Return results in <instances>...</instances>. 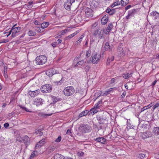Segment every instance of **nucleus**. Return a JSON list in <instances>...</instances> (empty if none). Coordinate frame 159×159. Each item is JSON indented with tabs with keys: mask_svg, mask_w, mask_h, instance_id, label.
Instances as JSON below:
<instances>
[{
	"mask_svg": "<svg viewBox=\"0 0 159 159\" xmlns=\"http://www.w3.org/2000/svg\"><path fill=\"white\" fill-rule=\"evenodd\" d=\"M47 61V58L45 56L41 55L36 58L35 61L37 65H41L45 63Z\"/></svg>",
	"mask_w": 159,
	"mask_h": 159,
	"instance_id": "nucleus-1",
	"label": "nucleus"
},
{
	"mask_svg": "<svg viewBox=\"0 0 159 159\" xmlns=\"http://www.w3.org/2000/svg\"><path fill=\"white\" fill-rule=\"evenodd\" d=\"M75 92V89L72 86H68L66 87L63 91L64 94L67 96L72 95Z\"/></svg>",
	"mask_w": 159,
	"mask_h": 159,
	"instance_id": "nucleus-2",
	"label": "nucleus"
},
{
	"mask_svg": "<svg viewBox=\"0 0 159 159\" xmlns=\"http://www.w3.org/2000/svg\"><path fill=\"white\" fill-rule=\"evenodd\" d=\"M81 131L83 133H89L91 130V127L87 125L82 124L80 126Z\"/></svg>",
	"mask_w": 159,
	"mask_h": 159,
	"instance_id": "nucleus-3",
	"label": "nucleus"
},
{
	"mask_svg": "<svg viewBox=\"0 0 159 159\" xmlns=\"http://www.w3.org/2000/svg\"><path fill=\"white\" fill-rule=\"evenodd\" d=\"M40 89L43 93H47L50 92L52 90V88L49 84H46L43 85Z\"/></svg>",
	"mask_w": 159,
	"mask_h": 159,
	"instance_id": "nucleus-4",
	"label": "nucleus"
},
{
	"mask_svg": "<svg viewBox=\"0 0 159 159\" xmlns=\"http://www.w3.org/2000/svg\"><path fill=\"white\" fill-rule=\"evenodd\" d=\"M16 25V24L14 25L11 30L12 31L11 36L13 38L16 37L18 34V33L20 32L21 29L20 27H15Z\"/></svg>",
	"mask_w": 159,
	"mask_h": 159,
	"instance_id": "nucleus-5",
	"label": "nucleus"
},
{
	"mask_svg": "<svg viewBox=\"0 0 159 159\" xmlns=\"http://www.w3.org/2000/svg\"><path fill=\"white\" fill-rule=\"evenodd\" d=\"M75 2V0H67L64 4V8L67 10H70V6L72 4Z\"/></svg>",
	"mask_w": 159,
	"mask_h": 159,
	"instance_id": "nucleus-6",
	"label": "nucleus"
},
{
	"mask_svg": "<svg viewBox=\"0 0 159 159\" xmlns=\"http://www.w3.org/2000/svg\"><path fill=\"white\" fill-rule=\"evenodd\" d=\"M101 56L99 54L95 53L92 57V62L93 64H97L100 59Z\"/></svg>",
	"mask_w": 159,
	"mask_h": 159,
	"instance_id": "nucleus-7",
	"label": "nucleus"
},
{
	"mask_svg": "<svg viewBox=\"0 0 159 159\" xmlns=\"http://www.w3.org/2000/svg\"><path fill=\"white\" fill-rule=\"evenodd\" d=\"M40 93V90L39 89L35 91L29 90L28 92L29 95L31 97L34 98L37 96Z\"/></svg>",
	"mask_w": 159,
	"mask_h": 159,
	"instance_id": "nucleus-8",
	"label": "nucleus"
},
{
	"mask_svg": "<svg viewBox=\"0 0 159 159\" xmlns=\"http://www.w3.org/2000/svg\"><path fill=\"white\" fill-rule=\"evenodd\" d=\"M44 102L43 100L41 98H36L34 100L33 104L37 107H38L40 105H42Z\"/></svg>",
	"mask_w": 159,
	"mask_h": 159,
	"instance_id": "nucleus-9",
	"label": "nucleus"
},
{
	"mask_svg": "<svg viewBox=\"0 0 159 159\" xmlns=\"http://www.w3.org/2000/svg\"><path fill=\"white\" fill-rule=\"evenodd\" d=\"M98 23L95 22L93 23L92 26V29L93 30V33L94 32V34H96L98 32V30H99L100 27L98 26Z\"/></svg>",
	"mask_w": 159,
	"mask_h": 159,
	"instance_id": "nucleus-10",
	"label": "nucleus"
},
{
	"mask_svg": "<svg viewBox=\"0 0 159 159\" xmlns=\"http://www.w3.org/2000/svg\"><path fill=\"white\" fill-rule=\"evenodd\" d=\"M85 16L87 17H91L93 16V11L90 8H87L85 10Z\"/></svg>",
	"mask_w": 159,
	"mask_h": 159,
	"instance_id": "nucleus-11",
	"label": "nucleus"
},
{
	"mask_svg": "<svg viewBox=\"0 0 159 159\" xmlns=\"http://www.w3.org/2000/svg\"><path fill=\"white\" fill-rule=\"evenodd\" d=\"M104 31H102V30H98V32L96 34H94V32L93 33V35L95 37L96 36L98 35V38L99 39H102L103 38H104L103 36Z\"/></svg>",
	"mask_w": 159,
	"mask_h": 159,
	"instance_id": "nucleus-12",
	"label": "nucleus"
},
{
	"mask_svg": "<svg viewBox=\"0 0 159 159\" xmlns=\"http://www.w3.org/2000/svg\"><path fill=\"white\" fill-rule=\"evenodd\" d=\"M149 16L154 20L159 19V13L156 11H153L150 14Z\"/></svg>",
	"mask_w": 159,
	"mask_h": 159,
	"instance_id": "nucleus-13",
	"label": "nucleus"
},
{
	"mask_svg": "<svg viewBox=\"0 0 159 159\" xmlns=\"http://www.w3.org/2000/svg\"><path fill=\"white\" fill-rule=\"evenodd\" d=\"M152 134L151 132L150 131H147L144 132L142 134V137L143 139H146L152 137Z\"/></svg>",
	"mask_w": 159,
	"mask_h": 159,
	"instance_id": "nucleus-14",
	"label": "nucleus"
},
{
	"mask_svg": "<svg viewBox=\"0 0 159 159\" xmlns=\"http://www.w3.org/2000/svg\"><path fill=\"white\" fill-rule=\"evenodd\" d=\"M94 140L98 142H99L103 144H105L107 143V139L103 137H98L96 138Z\"/></svg>",
	"mask_w": 159,
	"mask_h": 159,
	"instance_id": "nucleus-15",
	"label": "nucleus"
},
{
	"mask_svg": "<svg viewBox=\"0 0 159 159\" xmlns=\"http://www.w3.org/2000/svg\"><path fill=\"white\" fill-rule=\"evenodd\" d=\"M152 133L155 135H159V127H154L152 130Z\"/></svg>",
	"mask_w": 159,
	"mask_h": 159,
	"instance_id": "nucleus-16",
	"label": "nucleus"
},
{
	"mask_svg": "<svg viewBox=\"0 0 159 159\" xmlns=\"http://www.w3.org/2000/svg\"><path fill=\"white\" fill-rule=\"evenodd\" d=\"M24 143L27 145H29L30 143L29 138L27 136H25L23 139Z\"/></svg>",
	"mask_w": 159,
	"mask_h": 159,
	"instance_id": "nucleus-17",
	"label": "nucleus"
},
{
	"mask_svg": "<svg viewBox=\"0 0 159 159\" xmlns=\"http://www.w3.org/2000/svg\"><path fill=\"white\" fill-rule=\"evenodd\" d=\"M53 70H54L53 68H51L48 70L46 71V74L49 77L52 76L54 75Z\"/></svg>",
	"mask_w": 159,
	"mask_h": 159,
	"instance_id": "nucleus-18",
	"label": "nucleus"
},
{
	"mask_svg": "<svg viewBox=\"0 0 159 159\" xmlns=\"http://www.w3.org/2000/svg\"><path fill=\"white\" fill-rule=\"evenodd\" d=\"M108 18L106 16H104L102 19L101 23L102 25H105L108 21Z\"/></svg>",
	"mask_w": 159,
	"mask_h": 159,
	"instance_id": "nucleus-19",
	"label": "nucleus"
},
{
	"mask_svg": "<svg viewBox=\"0 0 159 159\" xmlns=\"http://www.w3.org/2000/svg\"><path fill=\"white\" fill-rule=\"evenodd\" d=\"M65 157L63 155L59 154H56L54 157V159H64Z\"/></svg>",
	"mask_w": 159,
	"mask_h": 159,
	"instance_id": "nucleus-20",
	"label": "nucleus"
},
{
	"mask_svg": "<svg viewBox=\"0 0 159 159\" xmlns=\"http://www.w3.org/2000/svg\"><path fill=\"white\" fill-rule=\"evenodd\" d=\"M85 63L84 60L79 61L75 66V67H80L83 65Z\"/></svg>",
	"mask_w": 159,
	"mask_h": 159,
	"instance_id": "nucleus-21",
	"label": "nucleus"
},
{
	"mask_svg": "<svg viewBox=\"0 0 159 159\" xmlns=\"http://www.w3.org/2000/svg\"><path fill=\"white\" fill-rule=\"evenodd\" d=\"M98 2L96 1L95 0H93L92 2L91 3L90 6L93 7H96L98 5Z\"/></svg>",
	"mask_w": 159,
	"mask_h": 159,
	"instance_id": "nucleus-22",
	"label": "nucleus"
},
{
	"mask_svg": "<svg viewBox=\"0 0 159 159\" xmlns=\"http://www.w3.org/2000/svg\"><path fill=\"white\" fill-rule=\"evenodd\" d=\"M83 18L81 14H79L77 17L75 19V21L78 22H81L83 20Z\"/></svg>",
	"mask_w": 159,
	"mask_h": 159,
	"instance_id": "nucleus-23",
	"label": "nucleus"
},
{
	"mask_svg": "<svg viewBox=\"0 0 159 159\" xmlns=\"http://www.w3.org/2000/svg\"><path fill=\"white\" fill-rule=\"evenodd\" d=\"M89 113V111L88 110H85L82 112L79 115V118H81L83 116H86Z\"/></svg>",
	"mask_w": 159,
	"mask_h": 159,
	"instance_id": "nucleus-24",
	"label": "nucleus"
},
{
	"mask_svg": "<svg viewBox=\"0 0 159 159\" xmlns=\"http://www.w3.org/2000/svg\"><path fill=\"white\" fill-rule=\"evenodd\" d=\"M148 126V125H146V124H141V123H139L138 126V128H143V129H146L147 128V126Z\"/></svg>",
	"mask_w": 159,
	"mask_h": 159,
	"instance_id": "nucleus-25",
	"label": "nucleus"
},
{
	"mask_svg": "<svg viewBox=\"0 0 159 159\" xmlns=\"http://www.w3.org/2000/svg\"><path fill=\"white\" fill-rule=\"evenodd\" d=\"M104 48L106 50L110 51L111 50V48L109 45V43L108 42H106Z\"/></svg>",
	"mask_w": 159,
	"mask_h": 159,
	"instance_id": "nucleus-26",
	"label": "nucleus"
},
{
	"mask_svg": "<svg viewBox=\"0 0 159 159\" xmlns=\"http://www.w3.org/2000/svg\"><path fill=\"white\" fill-rule=\"evenodd\" d=\"M35 28L36 31L39 33L43 32L44 31L43 28H42L41 26V27L36 26Z\"/></svg>",
	"mask_w": 159,
	"mask_h": 159,
	"instance_id": "nucleus-27",
	"label": "nucleus"
},
{
	"mask_svg": "<svg viewBox=\"0 0 159 159\" xmlns=\"http://www.w3.org/2000/svg\"><path fill=\"white\" fill-rule=\"evenodd\" d=\"M55 149V148L54 146L49 147L47 149V152L50 153L54 151Z\"/></svg>",
	"mask_w": 159,
	"mask_h": 159,
	"instance_id": "nucleus-28",
	"label": "nucleus"
},
{
	"mask_svg": "<svg viewBox=\"0 0 159 159\" xmlns=\"http://www.w3.org/2000/svg\"><path fill=\"white\" fill-rule=\"evenodd\" d=\"M132 73H131L129 74H123V77L125 79H128L132 76Z\"/></svg>",
	"mask_w": 159,
	"mask_h": 159,
	"instance_id": "nucleus-29",
	"label": "nucleus"
},
{
	"mask_svg": "<svg viewBox=\"0 0 159 159\" xmlns=\"http://www.w3.org/2000/svg\"><path fill=\"white\" fill-rule=\"evenodd\" d=\"M84 36V35H81L79 39L76 41V44L77 45H79L82 41V40Z\"/></svg>",
	"mask_w": 159,
	"mask_h": 159,
	"instance_id": "nucleus-30",
	"label": "nucleus"
},
{
	"mask_svg": "<svg viewBox=\"0 0 159 159\" xmlns=\"http://www.w3.org/2000/svg\"><path fill=\"white\" fill-rule=\"evenodd\" d=\"M129 0H122L121 1V3L122 6H125L129 3Z\"/></svg>",
	"mask_w": 159,
	"mask_h": 159,
	"instance_id": "nucleus-31",
	"label": "nucleus"
},
{
	"mask_svg": "<svg viewBox=\"0 0 159 159\" xmlns=\"http://www.w3.org/2000/svg\"><path fill=\"white\" fill-rule=\"evenodd\" d=\"M145 156V155L143 153L138 154L136 155V157L138 158L141 159H143Z\"/></svg>",
	"mask_w": 159,
	"mask_h": 159,
	"instance_id": "nucleus-32",
	"label": "nucleus"
},
{
	"mask_svg": "<svg viewBox=\"0 0 159 159\" xmlns=\"http://www.w3.org/2000/svg\"><path fill=\"white\" fill-rule=\"evenodd\" d=\"M77 32H75L74 33L70 34L66 37V39H71L73 37H74L75 35L77 34Z\"/></svg>",
	"mask_w": 159,
	"mask_h": 159,
	"instance_id": "nucleus-33",
	"label": "nucleus"
},
{
	"mask_svg": "<svg viewBox=\"0 0 159 159\" xmlns=\"http://www.w3.org/2000/svg\"><path fill=\"white\" fill-rule=\"evenodd\" d=\"M49 24L48 22L43 23L41 24V26L42 28H43L44 30V28H47Z\"/></svg>",
	"mask_w": 159,
	"mask_h": 159,
	"instance_id": "nucleus-34",
	"label": "nucleus"
},
{
	"mask_svg": "<svg viewBox=\"0 0 159 159\" xmlns=\"http://www.w3.org/2000/svg\"><path fill=\"white\" fill-rule=\"evenodd\" d=\"M135 11L136 10L135 9L130 10L128 11V14L132 16Z\"/></svg>",
	"mask_w": 159,
	"mask_h": 159,
	"instance_id": "nucleus-35",
	"label": "nucleus"
},
{
	"mask_svg": "<svg viewBox=\"0 0 159 159\" xmlns=\"http://www.w3.org/2000/svg\"><path fill=\"white\" fill-rule=\"evenodd\" d=\"M102 103V100H99L96 104L95 105L94 107L96 108H98L99 107V104H101Z\"/></svg>",
	"mask_w": 159,
	"mask_h": 159,
	"instance_id": "nucleus-36",
	"label": "nucleus"
},
{
	"mask_svg": "<svg viewBox=\"0 0 159 159\" xmlns=\"http://www.w3.org/2000/svg\"><path fill=\"white\" fill-rule=\"evenodd\" d=\"M114 60V57L113 56H111L110 57H109L107 61V64H109L111 61H113Z\"/></svg>",
	"mask_w": 159,
	"mask_h": 159,
	"instance_id": "nucleus-37",
	"label": "nucleus"
},
{
	"mask_svg": "<svg viewBox=\"0 0 159 159\" xmlns=\"http://www.w3.org/2000/svg\"><path fill=\"white\" fill-rule=\"evenodd\" d=\"M51 98L52 99V100L53 102H58L59 100V99L53 96H52Z\"/></svg>",
	"mask_w": 159,
	"mask_h": 159,
	"instance_id": "nucleus-38",
	"label": "nucleus"
},
{
	"mask_svg": "<svg viewBox=\"0 0 159 159\" xmlns=\"http://www.w3.org/2000/svg\"><path fill=\"white\" fill-rule=\"evenodd\" d=\"M35 32L32 31V30H30L28 33V34L30 36H34L35 35Z\"/></svg>",
	"mask_w": 159,
	"mask_h": 159,
	"instance_id": "nucleus-39",
	"label": "nucleus"
},
{
	"mask_svg": "<svg viewBox=\"0 0 159 159\" xmlns=\"http://www.w3.org/2000/svg\"><path fill=\"white\" fill-rule=\"evenodd\" d=\"M40 146H42L45 143V139H43L40 140L39 142Z\"/></svg>",
	"mask_w": 159,
	"mask_h": 159,
	"instance_id": "nucleus-40",
	"label": "nucleus"
},
{
	"mask_svg": "<svg viewBox=\"0 0 159 159\" xmlns=\"http://www.w3.org/2000/svg\"><path fill=\"white\" fill-rule=\"evenodd\" d=\"M113 25L112 24L110 23L108 24L107 29H108L109 31H111L112 28L113 27Z\"/></svg>",
	"mask_w": 159,
	"mask_h": 159,
	"instance_id": "nucleus-41",
	"label": "nucleus"
},
{
	"mask_svg": "<svg viewBox=\"0 0 159 159\" xmlns=\"http://www.w3.org/2000/svg\"><path fill=\"white\" fill-rule=\"evenodd\" d=\"M35 152H37V151H33L31 153V155H30V159L33 158L35 155Z\"/></svg>",
	"mask_w": 159,
	"mask_h": 159,
	"instance_id": "nucleus-42",
	"label": "nucleus"
},
{
	"mask_svg": "<svg viewBox=\"0 0 159 159\" xmlns=\"http://www.w3.org/2000/svg\"><path fill=\"white\" fill-rule=\"evenodd\" d=\"M104 121L105 120L103 118H101L99 120V123L100 124H103Z\"/></svg>",
	"mask_w": 159,
	"mask_h": 159,
	"instance_id": "nucleus-43",
	"label": "nucleus"
},
{
	"mask_svg": "<svg viewBox=\"0 0 159 159\" xmlns=\"http://www.w3.org/2000/svg\"><path fill=\"white\" fill-rule=\"evenodd\" d=\"M84 154V152L82 151L79 152L78 153V156H79V157L83 156Z\"/></svg>",
	"mask_w": 159,
	"mask_h": 159,
	"instance_id": "nucleus-44",
	"label": "nucleus"
},
{
	"mask_svg": "<svg viewBox=\"0 0 159 159\" xmlns=\"http://www.w3.org/2000/svg\"><path fill=\"white\" fill-rule=\"evenodd\" d=\"M61 137L60 136H59L57 138L55 141L57 143H59L61 141Z\"/></svg>",
	"mask_w": 159,
	"mask_h": 159,
	"instance_id": "nucleus-45",
	"label": "nucleus"
},
{
	"mask_svg": "<svg viewBox=\"0 0 159 159\" xmlns=\"http://www.w3.org/2000/svg\"><path fill=\"white\" fill-rule=\"evenodd\" d=\"M91 53V51L90 49H89L86 52V56L88 57L90 56V55Z\"/></svg>",
	"mask_w": 159,
	"mask_h": 159,
	"instance_id": "nucleus-46",
	"label": "nucleus"
},
{
	"mask_svg": "<svg viewBox=\"0 0 159 159\" xmlns=\"http://www.w3.org/2000/svg\"><path fill=\"white\" fill-rule=\"evenodd\" d=\"M102 31H104V33H105L106 34H107L110 31H109L108 29H102Z\"/></svg>",
	"mask_w": 159,
	"mask_h": 159,
	"instance_id": "nucleus-47",
	"label": "nucleus"
},
{
	"mask_svg": "<svg viewBox=\"0 0 159 159\" xmlns=\"http://www.w3.org/2000/svg\"><path fill=\"white\" fill-rule=\"evenodd\" d=\"M159 107V103H156L152 107L153 110H154L156 108Z\"/></svg>",
	"mask_w": 159,
	"mask_h": 159,
	"instance_id": "nucleus-48",
	"label": "nucleus"
},
{
	"mask_svg": "<svg viewBox=\"0 0 159 159\" xmlns=\"http://www.w3.org/2000/svg\"><path fill=\"white\" fill-rule=\"evenodd\" d=\"M116 13V10L115 9H113L111 10L110 13L109 14L110 15H112Z\"/></svg>",
	"mask_w": 159,
	"mask_h": 159,
	"instance_id": "nucleus-49",
	"label": "nucleus"
},
{
	"mask_svg": "<svg viewBox=\"0 0 159 159\" xmlns=\"http://www.w3.org/2000/svg\"><path fill=\"white\" fill-rule=\"evenodd\" d=\"M90 69V67L88 66H86L84 68V69L85 70V71L86 72H88L89 71V70Z\"/></svg>",
	"mask_w": 159,
	"mask_h": 159,
	"instance_id": "nucleus-50",
	"label": "nucleus"
},
{
	"mask_svg": "<svg viewBox=\"0 0 159 159\" xmlns=\"http://www.w3.org/2000/svg\"><path fill=\"white\" fill-rule=\"evenodd\" d=\"M90 111L91 114H94L97 112V110H93L92 109H91L90 110Z\"/></svg>",
	"mask_w": 159,
	"mask_h": 159,
	"instance_id": "nucleus-51",
	"label": "nucleus"
},
{
	"mask_svg": "<svg viewBox=\"0 0 159 159\" xmlns=\"http://www.w3.org/2000/svg\"><path fill=\"white\" fill-rule=\"evenodd\" d=\"M41 131H42V130L41 129H37L35 130V134H38L39 133V132Z\"/></svg>",
	"mask_w": 159,
	"mask_h": 159,
	"instance_id": "nucleus-52",
	"label": "nucleus"
},
{
	"mask_svg": "<svg viewBox=\"0 0 159 159\" xmlns=\"http://www.w3.org/2000/svg\"><path fill=\"white\" fill-rule=\"evenodd\" d=\"M2 40V41L1 42H0V43H6L9 41L7 39H3Z\"/></svg>",
	"mask_w": 159,
	"mask_h": 159,
	"instance_id": "nucleus-53",
	"label": "nucleus"
},
{
	"mask_svg": "<svg viewBox=\"0 0 159 159\" xmlns=\"http://www.w3.org/2000/svg\"><path fill=\"white\" fill-rule=\"evenodd\" d=\"M40 145L39 144V143H38L36 144V145L35 146V149L38 148H40L41 146H40Z\"/></svg>",
	"mask_w": 159,
	"mask_h": 159,
	"instance_id": "nucleus-54",
	"label": "nucleus"
},
{
	"mask_svg": "<svg viewBox=\"0 0 159 159\" xmlns=\"http://www.w3.org/2000/svg\"><path fill=\"white\" fill-rule=\"evenodd\" d=\"M66 133L67 134L71 135V130L69 129H68Z\"/></svg>",
	"mask_w": 159,
	"mask_h": 159,
	"instance_id": "nucleus-55",
	"label": "nucleus"
},
{
	"mask_svg": "<svg viewBox=\"0 0 159 159\" xmlns=\"http://www.w3.org/2000/svg\"><path fill=\"white\" fill-rule=\"evenodd\" d=\"M52 46L53 47H55L57 45H58V43H57L56 42H53L52 43Z\"/></svg>",
	"mask_w": 159,
	"mask_h": 159,
	"instance_id": "nucleus-56",
	"label": "nucleus"
},
{
	"mask_svg": "<svg viewBox=\"0 0 159 159\" xmlns=\"http://www.w3.org/2000/svg\"><path fill=\"white\" fill-rule=\"evenodd\" d=\"M34 24L35 25H41V23L39 22L37 20H35V21H34Z\"/></svg>",
	"mask_w": 159,
	"mask_h": 159,
	"instance_id": "nucleus-57",
	"label": "nucleus"
},
{
	"mask_svg": "<svg viewBox=\"0 0 159 159\" xmlns=\"http://www.w3.org/2000/svg\"><path fill=\"white\" fill-rule=\"evenodd\" d=\"M53 70H53V72L54 73V75L59 73V71H58V70H57V69H56L55 68H53Z\"/></svg>",
	"mask_w": 159,
	"mask_h": 159,
	"instance_id": "nucleus-58",
	"label": "nucleus"
},
{
	"mask_svg": "<svg viewBox=\"0 0 159 159\" xmlns=\"http://www.w3.org/2000/svg\"><path fill=\"white\" fill-rule=\"evenodd\" d=\"M114 3V5H115V6L120 4V3L119 2H116Z\"/></svg>",
	"mask_w": 159,
	"mask_h": 159,
	"instance_id": "nucleus-59",
	"label": "nucleus"
},
{
	"mask_svg": "<svg viewBox=\"0 0 159 159\" xmlns=\"http://www.w3.org/2000/svg\"><path fill=\"white\" fill-rule=\"evenodd\" d=\"M111 10V9L109 8H107L106 10V11L107 13H109V14L110 13Z\"/></svg>",
	"mask_w": 159,
	"mask_h": 159,
	"instance_id": "nucleus-60",
	"label": "nucleus"
},
{
	"mask_svg": "<svg viewBox=\"0 0 159 159\" xmlns=\"http://www.w3.org/2000/svg\"><path fill=\"white\" fill-rule=\"evenodd\" d=\"M56 42L58 44H59V43H61L62 42V40H61V39H59Z\"/></svg>",
	"mask_w": 159,
	"mask_h": 159,
	"instance_id": "nucleus-61",
	"label": "nucleus"
},
{
	"mask_svg": "<svg viewBox=\"0 0 159 159\" xmlns=\"http://www.w3.org/2000/svg\"><path fill=\"white\" fill-rule=\"evenodd\" d=\"M131 7V6L130 5H129L127 6L125 8V10H128Z\"/></svg>",
	"mask_w": 159,
	"mask_h": 159,
	"instance_id": "nucleus-62",
	"label": "nucleus"
},
{
	"mask_svg": "<svg viewBox=\"0 0 159 159\" xmlns=\"http://www.w3.org/2000/svg\"><path fill=\"white\" fill-rule=\"evenodd\" d=\"M153 103H152L147 106L148 108H150L153 106Z\"/></svg>",
	"mask_w": 159,
	"mask_h": 159,
	"instance_id": "nucleus-63",
	"label": "nucleus"
},
{
	"mask_svg": "<svg viewBox=\"0 0 159 159\" xmlns=\"http://www.w3.org/2000/svg\"><path fill=\"white\" fill-rule=\"evenodd\" d=\"M9 124L8 123H5L4 124V126L5 128H7L9 126Z\"/></svg>",
	"mask_w": 159,
	"mask_h": 159,
	"instance_id": "nucleus-64",
	"label": "nucleus"
}]
</instances>
